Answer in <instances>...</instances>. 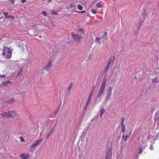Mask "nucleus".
<instances>
[{"instance_id":"nucleus-1","label":"nucleus","mask_w":159,"mask_h":159,"mask_svg":"<svg viewBox=\"0 0 159 159\" xmlns=\"http://www.w3.org/2000/svg\"><path fill=\"white\" fill-rule=\"evenodd\" d=\"M2 56L6 59H10L11 56V50L7 47H4L3 50Z\"/></svg>"},{"instance_id":"nucleus-2","label":"nucleus","mask_w":159,"mask_h":159,"mask_svg":"<svg viewBox=\"0 0 159 159\" xmlns=\"http://www.w3.org/2000/svg\"><path fill=\"white\" fill-rule=\"evenodd\" d=\"M105 82L106 80L104 79L103 80V82H102L100 88V89L98 92V98H100L103 94L105 87Z\"/></svg>"},{"instance_id":"nucleus-3","label":"nucleus","mask_w":159,"mask_h":159,"mask_svg":"<svg viewBox=\"0 0 159 159\" xmlns=\"http://www.w3.org/2000/svg\"><path fill=\"white\" fill-rule=\"evenodd\" d=\"M1 115L2 117H7V118H9L11 116H14L15 115V113L13 111H8L7 112H3L2 113H1Z\"/></svg>"},{"instance_id":"nucleus-4","label":"nucleus","mask_w":159,"mask_h":159,"mask_svg":"<svg viewBox=\"0 0 159 159\" xmlns=\"http://www.w3.org/2000/svg\"><path fill=\"white\" fill-rule=\"evenodd\" d=\"M112 156V148L111 147L109 148L107 150V154L105 155V159H111Z\"/></svg>"},{"instance_id":"nucleus-5","label":"nucleus","mask_w":159,"mask_h":159,"mask_svg":"<svg viewBox=\"0 0 159 159\" xmlns=\"http://www.w3.org/2000/svg\"><path fill=\"white\" fill-rule=\"evenodd\" d=\"M72 36L75 42H78L82 37L81 35H77L75 34H72Z\"/></svg>"},{"instance_id":"nucleus-6","label":"nucleus","mask_w":159,"mask_h":159,"mask_svg":"<svg viewBox=\"0 0 159 159\" xmlns=\"http://www.w3.org/2000/svg\"><path fill=\"white\" fill-rule=\"evenodd\" d=\"M52 68V63L51 61H49L48 64L43 66L44 69L48 71H49Z\"/></svg>"},{"instance_id":"nucleus-7","label":"nucleus","mask_w":159,"mask_h":159,"mask_svg":"<svg viewBox=\"0 0 159 159\" xmlns=\"http://www.w3.org/2000/svg\"><path fill=\"white\" fill-rule=\"evenodd\" d=\"M89 129L88 127H87L86 129H84L83 132L82 133V135L80 136V139L81 140H82L84 138H85Z\"/></svg>"},{"instance_id":"nucleus-8","label":"nucleus","mask_w":159,"mask_h":159,"mask_svg":"<svg viewBox=\"0 0 159 159\" xmlns=\"http://www.w3.org/2000/svg\"><path fill=\"white\" fill-rule=\"evenodd\" d=\"M112 91V88L111 87H109L107 89V94L106 97V101H107Z\"/></svg>"},{"instance_id":"nucleus-9","label":"nucleus","mask_w":159,"mask_h":159,"mask_svg":"<svg viewBox=\"0 0 159 159\" xmlns=\"http://www.w3.org/2000/svg\"><path fill=\"white\" fill-rule=\"evenodd\" d=\"M115 56H111L110 57V59L107 62V63L111 65H112L114 62V61L115 60Z\"/></svg>"},{"instance_id":"nucleus-10","label":"nucleus","mask_w":159,"mask_h":159,"mask_svg":"<svg viewBox=\"0 0 159 159\" xmlns=\"http://www.w3.org/2000/svg\"><path fill=\"white\" fill-rule=\"evenodd\" d=\"M3 15L7 19L11 18L12 19H11V20H12V19H13L14 18V17L12 16H8V13L7 12H4Z\"/></svg>"},{"instance_id":"nucleus-11","label":"nucleus","mask_w":159,"mask_h":159,"mask_svg":"<svg viewBox=\"0 0 159 159\" xmlns=\"http://www.w3.org/2000/svg\"><path fill=\"white\" fill-rule=\"evenodd\" d=\"M111 65V64L107 63V64L106 66L105 67L104 69V72L105 73H107L108 72Z\"/></svg>"},{"instance_id":"nucleus-12","label":"nucleus","mask_w":159,"mask_h":159,"mask_svg":"<svg viewBox=\"0 0 159 159\" xmlns=\"http://www.w3.org/2000/svg\"><path fill=\"white\" fill-rule=\"evenodd\" d=\"M103 39L101 38H97L95 39V41L98 44L101 43L102 41H103Z\"/></svg>"},{"instance_id":"nucleus-13","label":"nucleus","mask_w":159,"mask_h":159,"mask_svg":"<svg viewBox=\"0 0 159 159\" xmlns=\"http://www.w3.org/2000/svg\"><path fill=\"white\" fill-rule=\"evenodd\" d=\"M15 101V99L13 98H11L8 100H6L5 102L8 104H10L14 102Z\"/></svg>"},{"instance_id":"nucleus-14","label":"nucleus","mask_w":159,"mask_h":159,"mask_svg":"<svg viewBox=\"0 0 159 159\" xmlns=\"http://www.w3.org/2000/svg\"><path fill=\"white\" fill-rule=\"evenodd\" d=\"M53 131H54L53 128L51 129L49 131V132L48 133V134L46 137V138L47 139H48L49 136L52 134L53 133Z\"/></svg>"},{"instance_id":"nucleus-15","label":"nucleus","mask_w":159,"mask_h":159,"mask_svg":"<svg viewBox=\"0 0 159 159\" xmlns=\"http://www.w3.org/2000/svg\"><path fill=\"white\" fill-rule=\"evenodd\" d=\"M2 85L3 86H7L8 84H12V83L9 80H6V81L4 82H2Z\"/></svg>"},{"instance_id":"nucleus-16","label":"nucleus","mask_w":159,"mask_h":159,"mask_svg":"<svg viewBox=\"0 0 159 159\" xmlns=\"http://www.w3.org/2000/svg\"><path fill=\"white\" fill-rule=\"evenodd\" d=\"M155 120L156 121L159 120V112H156L155 115Z\"/></svg>"},{"instance_id":"nucleus-17","label":"nucleus","mask_w":159,"mask_h":159,"mask_svg":"<svg viewBox=\"0 0 159 159\" xmlns=\"http://www.w3.org/2000/svg\"><path fill=\"white\" fill-rule=\"evenodd\" d=\"M107 32H105L103 34V35L101 37L103 40L105 39V40L106 39H105L107 38V39H108V38L107 37Z\"/></svg>"},{"instance_id":"nucleus-18","label":"nucleus","mask_w":159,"mask_h":159,"mask_svg":"<svg viewBox=\"0 0 159 159\" xmlns=\"http://www.w3.org/2000/svg\"><path fill=\"white\" fill-rule=\"evenodd\" d=\"M89 102V97L88 98V101H87V104H86V105H85L84 106V108H83V109L84 110H86V109L87 108V107L88 106V105Z\"/></svg>"},{"instance_id":"nucleus-19","label":"nucleus","mask_w":159,"mask_h":159,"mask_svg":"<svg viewBox=\"0 0 159 159\" xmlns=\"http://www.w3.org/2000/svg\"><path fill=\"white\" fill-rule=\"evenodd\" d=\"M124 118H123L121 120V127L125 126L124 125Z\"/></svg>"},{"instance_id":"nucleus-20","label":"nucleus","mask_w":159,"mask_h":159,"mask_svg":"<svg viewBox=\"0 0 159 159\" xmlns=\"http://www.w3.org/2000/svg\"><path fill=\"white\" fill-rule=\"evenodd\" d=\"M42 139H40L37 140L35 143V144L37 146L42 141Z\"/></svg>"},{"instance_id":"nucleus-21","label":"nucleus","mask_w":159,"mask_h":159,"mask_svg":"<svg viewBox=\"0 0 159 159\" xmlns=\"http://www.w3.org/2000/svg\"><path fill=\"white\" fill-rule=\"evenodd\" d=\"M105 110L103 108H102L100 111V117H101L102 115L104 113Z\"/></svg>"},{"instance_id":"nucleus-22","label":"nucleus","mask_w":159,"mask_h":159,"mask_svg":"<svg viewBox=\"0 0 159 159\" xmlns=\"http://www.w3.org/2000/svg\"><path fill=\"white\" fill-rule=\"evenodd\" d=\"M131 132L130 131V132L127 135L125 136V139L124 140V141H126L127 140V138H128L130 134H131Z\"/></svg>"},{"instance_id":"nucleus-23","label":"nucleus","mask_w":159,"mask_h":159,"mask_svg":"<svg viewBox=\"0 0 159 159\" xmlns=\"http://www.w3.org/2000/svg\"><path fill=\"white\" fill-rule=\"evenodd\" d=\"M78 31L80 32V34H83L84 33V30L83 29H79L78 30Z\"/></svg>"},{"instance_id":"nucleus-24","label":"nucleus","mask_w":159,"mask_h":159,"mask_svg":"<svg viewBox=\"0 0 159 159\" xmlns=\"http://www.w3.org/2000/svg\"><path fill=\"white\" fill-rule=\"evenodd\" d=\"M78 8L80 10H83V7L80 4H78L77 6Z\"/></svg>"},{"instance_id":"nucleus-25","label":"nucleus","mask_w":159,"mask_h":159,"mask_svg":"<svg viewBox=\"0 0 159 159\" xmlns=\"http://www.w3.org/2000/svg\"><path fill=\"white\" fill-rule=\"evenodd\" d=\"M122 128V132L123 134H124L125 131V126L121 127Z\"/></svg>"},{"instance_id":"nucleus-26","label":"nucleus","mask_w":159,"mask_h":159,"mask_svg":"<svg viewBox=\"0 0 159 159\" xmlns=\"http://www.w3.org/2000/svg\"><path fill=\"white\" fill-rule=\"evenodd\" d=\"M72 86V83L70 84L69 87L68 88L67 90L69 91H70Z\"/></svg>"},{"instance_id":"nucleus-27","label":"nucleus","mask_w":159,"mask_h":159,"mask_svg":"<svg viewBox=\"0 0 159 159\" xmlns=\"http://www.w3.org/2000/svg\"><path fill=\"white\" fill-rule=\"evenodd\" d=\"M59 108L60 107H59L58 108L56 109L53 112L54 114H56L57 113V112H58Z\"/></svg>"},{"instance_id":"nucleus-28","label":"nucleus","mask_w":159,"mask_h":159,"mask_svg":"<svg viewBox=\"0 0 159 159\" xmlns=\"http://www.w3.org/2000/svg\"><path fill=\"white\" fill-rule=\"evenodd\" d=\"M42 13L44 16H47L48 15V14L46 13V12L45 11H42Z\"/></svg>"},{"instance_id":"nucleus-29","label":"nucleus","mask_w":159,"mask_h":159,"mask_svg":"<svg viewBox=\"0 0 159 159\" xmlns=\"http://www.w3.org/2000/svg\"><path fill=\"white\" fill-rule=\"evenodd\" d=\"M96 6L98 8H101L102 6L101 4L99 3H98L97 5Z\"/></svg>"},{"instance_id":"nucleus-30","label":"nucleus","mask_w":159,"mask_h":159,"mask_svg":"<svg viewBox=\"0 0 159 159\" xmlns=\"http://www.w3.org/2000/svg\"><path fill=\"white\" fill-rule=\"evenodd\" d=\"M37 145L35 144L34 143H33V144L31 146V148H35L36 147Z\"/></svg>"},{"instance_id":"nucleus-31","label":"nucleus","mask_w":159,"mask_h":159,"mask_svg":"<svg viewBox=\"0 0 159 159\" xmlns=\"http://www.w3.org/2000/svg\"><path fill=\"white\" fill-rule=\"evenodd\" d=\"M91 11L93 14H96L97 13V11L96 10L92 9Z\"/></svg>"},{"instance_id":"nucleus-32","label":"nucleus","mask_w":159,"mask_h":159,"mask_svg":"<svg viewBox=\"0 0 159 159\" xmlns=\"http://www.w3.org/2000/svg\"><path fill=\"white\" fill-rule=\"evenodd\" d=\"M52 14L54 15H58V13L56 11H52Z\"/></svg>"},{"instance_id":"nucleus-33","label":"nucleus","mask_w":159,"mask_h":159,"mask_svg":"<svg viewBox=\"0 0 159 159\" xmlns=\"http://www.w3.org/2000/svg\"><path fill=\"white\" fill-rule=\"evenodd\" d=\"M20 156L22 158H23L24 159L25 156V155L23 154H20Z\"/></svg>"},{"instance_id":"nucleus-34","label":"nucleus","mask_w":159,"mask_h":159,"mask_svg":"<svg viewBox=\"0 0 159 159\" xmlns=\"http://www.w3.org/2000/svg\"><path fill=\"white\" fill-rule=\"evenodd\" d=\"M30 157V156L29 155H27V156H26L25 155V156L24 159H26L29 158Z\"/></svg>"},{"instance_id":"nucleus-35","label":"nucleus","mask_w":159,"mask_h":159,"mask_svg":"<svg viewBox=\"0 0 159 159\" xmlns=\"http://www.w3.org/2000/svg\"><path fill=\"white\" fill-rule=\"evenodd\" d=\"M20 140L21 141V142H23L25 141V140L24 139V138H22L21 137H20Z\"/></svg>"},{"instance_id":"nucleus-36","label":"nucleus","mask_w":159,"mask_h":159,"mask_svg":"<svg viewBox=\"0 0 159 159\" xmlns=\"http://www.w3.org/2000/svg\"><path fill=\"white\" fill-rule=\"evenodd\" d=\"M76 11L78 13H85V12L84 11Z\"/></svg>"},{"instance_id":"nucleus-37","label":"nucleus","mask_w":159,"mask_h":159,"mask_svg":"<svg viewBox=\"0 0 159 159\" xmlns=\"http://www.w3.org/2000/svg\"><path fill=\"white\" fill-rule=\"evenodd\" d=\"M70 7H75V5L73 4V3H70Z\"/></svg>"},{"instance_id":"nucleus-38","label":"nucleus","mask_w":159,"mask_h":159,"mask_svg":"<svg viewBox=\"0 0 159 159\" xmlns=\"http://www.w3.org/2000/svg\"><path fill=\"white\" fill-rule=\"evenodd\" d=\"M3 16L2 14V12L0 11V19L2 18Z\"/></svg>"},{"instance_id":"nucleus-39","label":"nucleus","mask_w":159,"mask_h":159,"mask_svg":"<svg viewBox=\"0 0 159 159\" xmlns=\"http://www.w3.org/2000/svg\"><path fill=\"white\" fill-rule=\"evenodd\" d=\"M9 1L11 3L13 4L14 3L15 0H10Z\"/></svg>"},{"instance_id":"nucleus-40","label":"nucleus","mask_w":159,"mask_h":159,"mask_svg":"<svg viewBox=\"0 0 159 159\" xmlns=\"http://www.w3.org/2000/svg\"><path fill=\"white\" fill-rule=\"evenodd\" d=\"M0 77H2V79H4V80L5 79V75H0Z\"/></svg>"},{"instance_id":"nucleus-41","label":"nucleus","mask_w":159,"mask_h":159,"mask_svg":"<svg viewBox=\"0 0 159 159\" xmlns=\"http://www.w3.org/2000/svg\"><path fill=\"white\" fill-rule=\"evenodd\" d=\"M26 1V0H21V2L22 3H25V1Z\"/></svg>"},{"instance_id":"nucleus-42","label":"nucleus","mask_w":159,"mask_h":159,"mask_svg":"<svg viewBox=\"0 0 159 159\" xmlns=\"http://www.w3.org/2000/svg\"><path fill=\"white\" fill-rule=\"evenodd\" d=\"M142 148H141V149L140 150V151H139V154H140L142 152Z\"/></svg>"},{"instance_id":"nucleus-43","label":"nucleus","mask_w":159,"mask_h":159,"mask_svg":"<svg viewBox=\"0 0 159 159\" xmlns=\"http://www.w3.org/2000/svg\"><path fill=\"white\" fill-rule=\"evenodd\" d=\"M125 135H123L122 136V139H125Z\"/></svg>"},{"instance_id":"nucleus-44","label":"nucleus","mask_w":159,"mask_h":159,"mask_svg":"<svg viewBox=\"0 0 159 159\" xmlns=\"http://www.w3.org/2000/svg\"><path fill=\"white\" fill-rule=\"evenodd\" d=\"M95 23H96V22H95V21H93V22L91 23V24H95Z\"/></svg>"},{"instance_id":"nucleus-45","label":"nucleus","mask_w":159,"mask_h":159,"mask_svg":"<svg viewBox=\"0 0 159 159\" xmlns=\"http://www.w3.org/2000/svg\"><path fill=\"white\" fill-rule=\"evenodd\" d=\"M21 70H20V72H19V73H18V74H17V75H19V74L21 73Z\"/></svg>"},{"instance_id":"nucleus-46","label":"nucleus","mask_w":159,"mask_h":159,"mask_svg":"<svg viewBox=\"0 0 159 159\" xmlns=\"http://www.w3.org/2000/svg\"><path fill=\"white\" fill-rule=\"evenodd\" d=\"M52 0H48V1L49 2H51L52 1Z\"/></svg>"},{"instance_id":"nucleus-47","label":"nucleus","mask_w":159,"mask_h":159,"mask_svg":"<svg viewBox=\"0 0 159 159\" xmlns=\"http://www.w3.org/2000/svg\"><path fill=\"white\" fill-rule=\"evenodd\" d=\"M153 81H154V80L152 81V83H154V82H153Z\"/></svg>"},{"instance_id":"nucleus-48","label":"nucleus","mask_w":159,"mask_h":159,"mask_svg":"<svg viewBox=\"0 0 159 159\" xmlns=\"http://www.w3.org/2000/svg\"><path fill=\"white\" fill-rule=\"evenodd\" d=\"M94 88H95V87H93V89H94Z\"/></svg>"}]
</instances>
